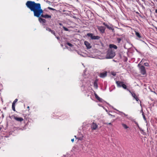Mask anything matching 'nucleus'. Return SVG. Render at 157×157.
Wrapping results in <instances>:
<instances>
[{
    "mask_svg": "<svg viewBox=\"0 0 157 157\" xmlns=\"http://www.w3.org/2000/svg\"><path fill=\"white\" fill-rule=\"evenodd\" d=\"M38 17V20L40 23H45L46 22V20L45 19L42 18V17Z\"/></svg>",
    "mask_w": 157,
    "mask_h": 157,
    "instance_id": "nucleus-11",
    "label": "nucleus"
},
{
    "mask_svg": "<svg viewBox=\"0 0 157 157\" xmlns=\"http://www.w3.org/2000/svg\"><path fill=\"white\" fill-rule=\"evenodd\" d=\"M98 29L101 33H103L105 32V28L104 26H97Z\"/></svg>",
    "mask_w": 157,
    "mask_h": 157,
    "instance_id": "nucleus-5",
    "label": "nucleus"
},
{
    "mask_svg": "<svg viewBox=\"0 0 157 157\" xmlns=\"http://www.w3.org/2000/svg\"><path fill=\"white\" fill-rule=\"evenodd\" d=\"M106 111H107V110H106Z\"/></svg>",
    "mask_w": 157,
    "mask_h": 157,
    "instance_id": "nucleus-46",
    "label": "nucleus"
},
{
    "mask_svg": "<svg viewBox=\"0 0 157 157\" xmlns=\"http://www.w3.org/2000/svg\"><path fill=\"white\" fill-rule=\"evenodd\" d=\"M136 124L138 127V128L140 130H141V128L139 127L138 124L137 123H136Z\"/></svg>",
    "mask_w": 157,
    "mask_h": 157,
    "instance_id": "nucleus-31",
    "label": "nucleus"
},
{
    "mask_svg": "<svg viewBox=\"0 0 157 157\" xmlns=\"http://www.w3.org/2000/svg\"><path fill=\"white\" fill-rule=\"evenodd\" d=\"M75 137L76 138V136H75Z\"/></svg>",
    "mask_w": 157,
    "mask_h": 157,
    "instance_id": "nucleus-44",
    "label": "nucleus"
},
{
    "mask_svg": "<svg viewBox=\"0 0 157 157\" xmlns=\"http://www.w3.org/2000/svg\"><path fill=\"white\" fill-rule=\"evenodd\" d=\"M109 116H111L112 117H115V116L114 115H111V114L109 113Z\"/></svg>",
    "mask_w": 157,
    "mask_h": 157,
    "instance_id": "nucleus-33",
    "label": "nucleus"
},
{
    "mask_svg": "<svg viewBox=\"0 0 157 157\" xmlns=\"http://www.w3.org/2000/svg\"><path fill=\"white\" fill-rule=\"evenodd\" d=\"M27 108H28V109H29V106H28V107H27Z\"/></svg>",
    "mask_w": 157,
    "mask_h": 157,
    "instance_id": "nucleus-42",
    "label": "nucleus"
},
{
    "mask_svg": "<svg viewBox=\"0 0 157 157\" xmlns=\"http://www.w3.org/2000/svg\"><path fill=\"white\" fill-rule=\"evenodd\" d=\"M107 29H109V30H113V28L111 26H108V27H107Z\"/></svg>",
    "mask_w": 157,
    "mask_h": 157,
    "instance_id": "nucleus-26",
    "label": "nucleus"
},
{
    "mask_svg": "<svg viewBox=\"0 0 157 157\" xmlns=\"http://www.w3.org/2000/svg\"><path fill=\"white\" fill-rule=\"evenodd\" d=\"M87 36L90 37L92 40H99L100 37L98 36H95L94 34L91 33H88L87 34Z\"/></svg>",
    "mask_w": 157,
    "mask_h": 157,
    "instance_id": "nucleus-4",
    "label": "nucleus"
},
{
    "mask_svg": "<svg viewBox=\"0 0 157 157\" xmlns=\"http://www.w3.org/2000/svg\"><path fill=\"white\" fill-rule=\"evenodd\" d=\"M17 100H18L17 99H16L12 103H14V104H15V103L17 102Z\"/></svg>",
    "mask_w": 157,
    "mask_h": 157,
    "instance_id": "nucleus-32",
    "label": "nucleus"
},
{
    "mask_svg": "<svg viewBox=\"0 0 157 157\" xmlns=\"http://www.w3.org/2000/svg\"><path fill=\"white\" fill-rule=\"evenodd\" d=\"M48 9L51 10H56L55 9L52 8L51 7H48Z\"/></svg>",
    "mask_w": 157,
    "mask_h": 157,
    "instance_id": "nucleus-28",
    "label": "nucleus"
},
{
    "mask_svg": "<svg viewBox=\"0 0 157 157\" xmlns=\"http://www.w3.org/2000/svg\"><path fill=\"white\" fill-rule=\"evenodd\" d=\"M63 29L64 30L66 31H69V29L67 28H66L64 26H63Z\"/></svg>",
    "mask_w": 157,
    "mask_h": 157,
    "instance_id": "nucleus-27",
    "label": "nucleus"
},
{
    "mask_svg": "<svg viewBox=\"0 0 157 157\" xmlns=\"http://www.w3.org/2000/svg\"><path fill=\"white\" fill-rule=\"evenodd\" d=\"M141 112H142V115L143 116V117L144 118V119L145 120H146V118H145V115L144 114V113L143 112L142 110H141Z\"/></svg>",
    "mask_w": 157,
    "mask_h": 157,
    "instance_id": "nucleus-21",
    "label": "nucleus"
},
{
    "mask_svg": "<svg viewBox=\"0 0 157 157\" xmlns=\"http://www.w3.org/2000/svg\"><path fill=\"white\" fill-rule=\"evenodd\" d=\"M77 139H78V140H81V139H80V138H76Z\"/></svg>",
    "mask_w": 157,
    "mask_h": 157,
    "instance_id": "nucleus-39",
    "label": "nucleus"
},
{
    "mask_svg": "<svg viewBox=\"0 0 157 157\" xmlns=\"http://www.w3.org/2000/svg\"><path fill=\"white\" fill-rule=\"evenodd\" d=\"M50 32L52 34L54 35L55 36H56L55 32L54 30H52Z\"/></svg>",
    "mask_w": 157,
    "mask_h": 157,
    "instance_id": "nucleus-23",
    "label": "nucleus"
},
{
    "mask_svg": "<svg viewBox=\"0 0 157 157\" xmlns=\"http://www.w3.org/2000/svg\"><path fill=\"white\" fill-rule=\"evenodd\" d=\"M59 25H60V26H62L63 27V24H62V23H60L59 24Z\"/></svg>",
    "mask_w": 157,
    "mask_h": 157,
    "instance_id": "nucleus-37",
    "label": "nucleus"
},
{
    "mask_svg": "<svg viewBox=\"0 0 157 157\" xmlns=\"http://www.w3.org/2000/svg\"><path fill=\"white\" fill-rule=\"evenodd\" d=\"M94 95L96 98L99 101L102 102V101H103V100L102 98H100L95 93Z\"/></svg>",
    "mask_w": 157,
    "mask_h": 157,
    "instance_id": "nucleus-13",
    "label": "nucleus"
},
{
    "mask_svg": "<svg viewBox=\"0 0 157 157\" xmlns=\"http://www.w3.org/2000/svg\"><path fill=\"white\" fill-rule=\"evenodd\" d=\"M124 82H120L119 81H117L116 82V83L117 84V86L118 87H121V85L123 84Z\"/></svg>",
    "mask_w": 157,
    "mask_h": 157,
    "instance_id": "nucleus-10",
    "label": "nucleus"
},
{
    "mask_svg": "<svg viewBox=\"0 0 157 157\" xmlns=\"http://www.w3.org/2000/svg\"><path fill=\"white\" fill-rule=\"evenodd\" d=\"M98 127V125L94 122H93L91 125V128L92 130H96Z\"/></svg>",
    "mask_w": 157,
    "mask_h": 157,
    "instance_id": "nucleus-8",
    "label": "nucleus"
},
{
    "mask_svg": "<svg viewBox=\"0 0 157 157\" xmlns=\"http://www.w3.org/2000/svg\"><path fill=\"white\" fill-rule=\"evenodd\" d=\"M112 75H113V76H115V75H116V74L115 73V74H112Z\"/></svg>",
    "mask_w": 157,
    "mask_h": 157,
    "instance_id": "nucleus-40",
    "label": "nucleus"
},
{
    "mask_svg": "<svg viewBox=\"0 0 157 157\" xmlns=\"http://www.w3.org/2000/svg\"><path fill=\"white\" fill-rule=\"evenodd\" d=\"M14 118L17 121L21 122L23 121V119L22 117H18L15 116L14 117Z\"/></svg>",
    "mask_w": 157,
    "mask_h": 157,
    "instance_id": "nucleus-12",
    "label": "nucleus"
},
{
    "mask_svg": "<svg viewBox=\"0 0 157 157\" xmlns=\"http://www.w3.org/2000/svg\"><path fill=\"white\" fill-rule=\"evenodd\" d=\"M67 44L68 46H70V47H72V46H73V45L72 44H71V43H67Z\"/></svg>",
    "mask_w": 157,
    "mask_h": 157,
    "instance_id": "nucleus-30",
    "label": "nucleus"
},
{
    "mask_svg": "<svg viewBox=\"0 0 157 157\" xmlns=\"http://www.w3.org/2000/svg\"><path fill=\"white\" fill-rule=\"evenodd\" d=\"M26 6L31 11L33 12L34 16L35 17H42L46 19L51 18V15L43 14L44 11L41 9L40 3H36L34 1H28L26 3Z\"/></svg>",
    "mask_w": 157,
    "mask_h": 157,
    "instance_id": "nucleus-1",
    "label": "nucleus"
},
{
    "mask_svg": "<svg viewBox=\"0 0 157 157\" xmlns=\"http://www.w3.org/2000/svg\"><path fill=\"white\" fill-rule=\"evenodd\" d=\"M121 87H122L124 89H126L127 90H129L128 89H127V86L126 85L124 84V83L122 85H121Z\"/></svg>",
    "mask_w": 157,
    "mask_h": 157,
    "instance_id": "nucleus-17",
    "label": "nucleus"
},
{
    "mask_svg": "<svg viewBox=\"0 0 157 157\" xmlns=\"http://www.w3.org/2000/svg\"><path fill=\"white\" fill-rule=\"evenodd\" d=\"M56 37V38L58 40H59L60 39V37L59 36H55Z\"/></svg>",
    "mask_w": 157,
    "mask_h": 157,
    "instance_id": "nucleus-35",
    "label": "nucleus"
},
{
    "mask_svg": "<svg viewBox=\"0 0 157 157\" xmlns=\"http://www.w3.org/2000/svg\"><path fill=\"white\" fill-rule=\"evenodd\" d=\"M98 80L96 79L95 80L94 83V88L97 89L98 87Z\"/></svg>",
    "mask_w": 157,
    "mask_h": 157,
    "instance_id": "nucleus-14",
    "label": "nucleus"
},
{
    "mask_svg": "<svg viewBox=\"0 0 157 157\" xmlns=\"http://www.w3.org/2000/svg\"><path fill=\"white\" fill-rule=\"evenodd\" d=\"M155 12L156 13H157V9L156 10H155Z\"/></svg>",
    "mask_w": 157,
    "mask_h": 157,
    "instance_id": "nucleus-41",
    "label": "nucleus"
},
{
    "mask_svg": "<svg viewBox=\"0 0 157 157\" xmlns=\"http://www.w3.org/2000/svg\"><path fill=\"white\" fill-rule=\"evenodd\" d=\"M46 29L49 32H50L52 30L50 28H48V27H46Z\"/></svg>",
    "mask_w": 157,
    "mask_h": 157,
    "instance_id": "nucleus-29",
    "label": "nucleus"
},
{
    "mask_svg": "<svg viewBox=\"0 0 157 157\" xmlns=\"http://www.w3.org/2000/svg\"><path fill=\"white\" fill-rule=\"evenodd\" d=\"M103 25L106 26L107 27H107H108V26H109V25L105 22H103Z\"/></svg>",
    "mask_w": 157,
    "mask_h": 157,
    "instance_id": "nucleus-25",
    "label": "nucleus"
},
{
    "mask_svg": "<svg viewBox=\"0 0 157 157\" xmlns=\"http://www.w3.org/2000/svg\"><path fill=\"white\" fill-rule=\"evenodd\" d=\"M71 141L72 142H73L74 141V139H72Z\"/></svg>",
    "mask_w": 157,
    "mask_h": 157,
    "instance_id": "nucleus-38",
    "label": "nucleus"
},
{
    "mask_svg": "<svg viewBox=\"0 0 157 157\" xmlns=\"http://www.w3.org/2000/svg\"><path fill=\"white\" fill-rule=\"evenodd\" d=\"M115 55V52L112 50H109L106 54V59L113 58Z\"/></svg>",
    "mask_w": 157,
    "mask_h": 157,
    "instance_id": "nucleus-2",
    "label": "nucleus"
},
{
    "mask_svg": "<svg viewBox=\"0 0 157 157\" xmlns=\"http://www.w3.org/2000/svg\"><path fill=\"white\" fill-rule=\"evenodd\" d=\"M78 54H79V55H81L80 54H79V52H78Z\"/></svg>",
    "mask_w": 157,
    "mask_h": 157,
    "instance_id": "nucleus-43",
    "label": "nucleus"
},
{
    "mask_svg": "<svg viewBox=\"0 0 157 157\" xmlns=\"http://www.w3.org/2000/svg\"><path fill=\"white\" fill-rule=\"evenodd\" d=\"M106 111H107V110H106Z\"/></svg>",
    "mask_w": 157,
    "mask_h": 157,
    "instance_id": "nucleus-45",
    "label": "nucleus"
},
{
    "mask_svg": "<svg viewBox=\"0 0 157 157\" xmlns=\"http://www.w3.org/2000/svg\"><path fill=\"white\" fill-rule=\"evenodd\" d=\"M141 132V133L144 135H145L146 134V133L144 131V130H143L142 128L141 130H140Z\"/></svg>",
    "mask_w": 157,
    "mask_h": 157,
    "instance_id": "nucleus-22",
    "label": "nucleus"
},
{
    "mask_svg": "<svg viewBox=\"0 0 157 157\" xmlns=\"http://www.w3.org/2000/svg\"><path fill=\"white\" fill-rule=\"evenodd\" d=\"M138 67L139 68L140 73L143 75H145L146 72L144 66L143 65H141L140 63H139L138 65Z\"/></svg>",
    "mask_w": 157,
    "mask_h": 157,
    "instance_id": "nucleus-3",
    "label": "nucleus"
},
{
    "mask_svg": "<svg viewBox=\"0 0 157 157\" xmlns=\"http://www.w3.org/2000/svg\"><path fill=\"white\" fill-rule=\"evenodd\" d=\"M106 124L107 125H112V124L111 123H106Z\"/></svg>",
    "mask_w": 157,
    "mask_h": 157,
    "instance_id": "nucleus-34",
    "label": "nucleus"
},
{
    "mask_svg": "<svg viewBox=\"0 0 157 157\" xmlns=\"http://www.w3.org/2000/svg\"><path fill=\"white\" fill-rule=\"evenodd\" d=\"M122 125L123 126V127H124V128L125 129H127L128 128V127L127 126V125L124 123H123L122 124Z\"/></svg>",
    "mask_w": 157,
    "mask_h": 157,
    "instance_id": "nucleus-19",
    "label": "nucleus"
},
{
    "mask_svg": "<svg viewBox=\"0 0 157 157\" xmlns=\"http://www.w3.org/2000/svg\"><path fill=\"white\" fill-rule=\"evenodd\" d=\"M84 44L87 49H90L91 48L90 44L87 41H86L84 42Z\"/></svg>",
    "mask_w": 157,
    "mask_h": 157,
    "instance_id": "nucleus-9",
    "label": "nucleus"
},
{
    "mask_svg": "<svg viewBox=\"0 0 157 157\" xmlns=\"http://www.w3.org/2000/svg\"><path fill=\"white\" fill-rule=\"evenodd\" d=\"M99 76L101 78H104L107 76V72L104 71L100 73Z\"/></svg>",
    "mask_w": 157,
    "mask_h": 157,
    "instance_id": "nucleus-7",
    "label": "nucleus"
},
{
    "mask_svg": "<svg viewBox=\"0 0 157 157\" xmlns=\"http://www.w3.org/2000/svg\"><path fill=\"white\" fill-rule=\"evenodd\" d=\"M144 65L145 66H146V67H149V66H150L149 63H144Z\"/></svg>",
    "mask_w": 157,
    "mask_h": 157,
    "instance_id": "nucleus-24",
    "label": "nucleus"
},
{
    "mask_svg": "<svg viewBox=\"0 0 157 157\" xmlns=\"http://www.w3.org/2000/svg\"><path fill=\"white\" fill-rule=\"evenodd\" d=\"M128 91L131 94L132 96L133 97V98L136 99V101H138L139 99L136 95L135 93L133 92H132L130 90H128Z\"/></svg>",
    "mask_w": 157,
    "mask_h": 157,
    "instance_id": "nucleus-6",
    "label": "nucleus"
},
{
    "mask_svg": "<svg viewBox=\"0 0 157 157\" xmlns=\"http://www.w3.org/2000/svg\"><path fill=\"white\" fill-rule=\"evenodd\" d=\"M12 109L13 111H15V105L14 103H12Z\"/></svg>",
    "mask_w": 157,
    "mask_h": 157,
    "instance_id": "nucleus-20",
    "label": "nucleus"
},
{
    "mask_svg": "<svg viewBox=\"0 0 157 157\" xmlns=\"http://www.w3.org/2000/svg\"><path fill=\"white\" fill-rule=\"evenodd\" d=\"M115 109L116 111H118L119 113H118V114L120 115H121L122 114H123L125 116H128L126 114H125L124 113H123V112L120 111L116 109Z\"/></svg>",
    "mask_w": 157,
    "mask_h": 157,
    "instance_id": "nucleus-16",
    "label": "nucleus"
},
{
    "mask_svg": "<svg viewBox=\"0 0 157 157\" xmlns=\"http://www.w3.org/2000/svg\"><path fill=\"white\" fill-rule=\"evenodd\" d=\"M117 40L119 42H120L121 41V39L120 38H118Z\"/></svg>",
    "mask_w": 157,
    "mask_h": 157,
    "instance_id": "nucleus-36",
    "label": "nucleus"
},
{
    "mask_svg": "<svg viewBox=\"0 0 157 157\" xmlns=\"http://www.w3.org/2000/svg\"><path fill=\"white\" fill-rule=\"evenodd\" d=\"M135 34L139 38L141 37L140 34L138 32H135Z\"/></svg>",
    "mask_w": 157,
    "mask_h": 157,
    "instance_id": "nucleus-18",
    "label": "nucleus"
},
{
    "mask_svg": "<svg viewBox=\"0 0 157 157\" xmlns=\"http://www.w3.org/2000/svg\"><path fill=\"white\" fill-rule=\"evenodd\" d=\"M109 48H113L115 49H116L117 48V46L113 44H110L109 45Z\"/></svg>",
    "mask_w": 157,
    "mask_h": 157,
    "instance_id": "nucleus-15",
    "label": "nucleus"
}]
</instances>
